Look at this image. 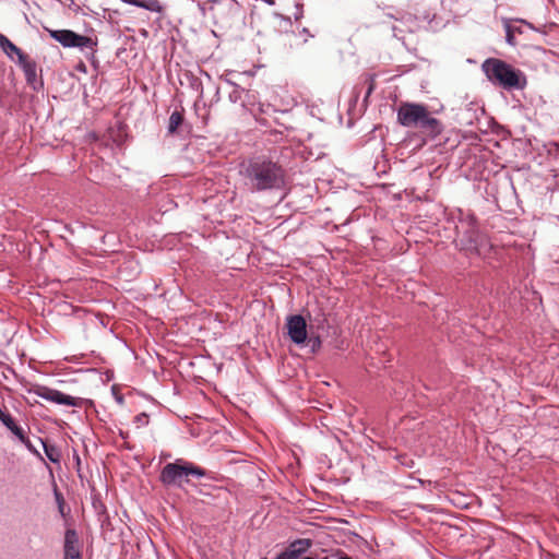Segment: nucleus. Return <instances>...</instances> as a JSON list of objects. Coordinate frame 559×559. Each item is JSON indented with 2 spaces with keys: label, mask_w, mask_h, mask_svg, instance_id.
<instances>
[{
  "label": "nucleus",
  "mask_w": 559,
  "mask_h": 559,
  "mask_svg": "<svg viewBox=\"0 0 559 559\" xmlns=\"http://www.w3.org/2000/svg\"><path fill=\"white\" fill-rule=\"evenodd\" d=\"M239 175L250 192L281 190L286 185V170L282 165L262 156L242 162Z\"/></svg>",
  "instance_id": "nucleus-1"
},
{
  "label": "nucleus",
  "mask_w": 559,
  "mask_h": 559,
  "mask_svg": "<svg viewBox=\"0 0 559 559\" xmlns=\"http://www.w3.org/2000/svg\"><path fill=\"white\" fill-rule=\"evenodd\" d=\"M0 49L12 61L17 62L25 55L15 44L5 35L0 33Z\"/></svg>",
  "instance_id": "nucleus-14"
},
{
  "label": "nucleus",
  "mask_w": 559,
  "mask_h": 559,
  "mask_svg": "<svg viewBox=\"0 0 559 559\" xmlns=\"http://www.w3.org/2000/svg\"><path fill=\"white\" fill-rule=\"evenodd\" d=\"M501 21H502V24H503V27L506 31V41L510 46H515L516 45L515 35L523 33L522 27L520 25H518L519 23L531 26L530 23H527L521 19L511 20V19L502 17Z\"/></svg>",
  "instance_id": "nucleus-12"
},
{
  "label": "nucleus",
  "mask_w": 559,
  "mask_h": 559,
  "mask_svg": "<svg viewBox=\"0 0 559 559\" xmlns=\"http://www.w3.org/2000/svg\"><path fill=\"white\" fill-rule=\"evenodd\" d=\"M55 496H56V500L59 504V510L61 513H63V498H62L61 493H59L58 491H55Z\"/></svg>",
  "instance_id": "nucleus-23"
},
{
  "label": "nucleus",
  "mask_w": 559,
  "mask_h": 559,
  "mask_svg": "<svg viewBox=\"0 0 559 559\" xmlns=\"http://www.w3.org/2000/svg\"><path fill=\"white\" fill-rule=\"evenodd\" d=\"M16 64L22 69L26 83L32 86L34 90H38L43 86V82L38 79L37 75V63L29 56L24 55L22 59H20Z\"/></svg>",
  "instance_id": "nucleus-9"
},
{
  "label": "nucleus",
  "mask_w": 559,
  "mask_h": 559,
  "mask_svg": "<svg viewBox=\"0 0 559 559\" xmlns=\"http://www.w3.org/2000/svg\"><path fill=\"white\" fill-rule=\"evenodd\" d=\"M396 119L401 126L424 130L432 138H437L443 131L442 123L432 117L423 104L402 103L397 109Z\"/></svg>",
  "instance_id": "nucleus-3"
},
{
  "label": "nucleus",
  "mask_w": 559,
  "mask_h": 559,
  "mask_svg": "<svg viewBox=\"0 0 559 559\" xmlns=\"http://www.w3.org/2000/svg\"><path fill=\"white\" fill-rule=\"evenodd\" d=\"M312 546V540L309 538H299L289 543L288 547L277 555L275 559H298L306 554Z\"/></svg>",
  "instance_id": "nucleus-11"
},
{
  "label": "nucleus",
  "mask_w": 559,
  "mask_h": 559,
  "mask_svg": "<svg viewBox=\"0 0 559 559\" xmlns=\"http://www.w3.org/2000/svg\"><path fill=\"white\" fill-rule=\"evenodd\" d=\"M456 229V245L467 255L487 258L492 249L488 237L480 233L476 218L471 213H460Z\"/></svg>",
  "instance_id": "nucleus-2"
},
{
  "label": "nucleus",
  "mask_w": 559,
  "mask_h": 559,
  "mask_svg": "<svg viewBox=\"0 0 559 559\" xmlns=\"http://www.w3.org/2000/svg\"><path fill=\"white\" fill-rule=\"evenodd\" d=\"M215 24L230 25L240 14V4L236 0H207Z\"/></svg>",
  "instance_id": "nucleus-6"
},
{
  "label": "nucleus",
  "mask_w": 559,
  "mask_h": 559,
  "mask_svg": "<svg viewBox=\"0 0 559 559\" xmlns=\"http://www.w3.org/2000/svg\"><path fill=\"white\" fill-rule=\"evenodd\" d=\"M483 69L491 82L497 83L507 90L520 87L519 74L508 63L501 60L490 59L484 62Z\"/></svg>",
  "instance_id": "nucleus-5"
},
{
  "label": "nucleus",
  "mask_w": 559,
  "mask_h": 559,
  "mask_svg": "<svg viewBox=\"0 0 559 559\" xmlns=\"http://www.w3.org/2000/svg\"><path fill=\"white\" fill-rule=\"evenodd\" d=\"M10 431H11V432H12V433H13V435H14V436H15V437L21 441V442H25V441H26V438H27V437L25 436L24 430H23L20 426H17V425L13 426V428H12V429H10Z\"/></svg>",
  "instance_id": "nucleus-19"
},
{
  "label": "nucleus",
  "mask_w": 559,
  "mask_h": 559,
  "mask_svg": "<svg viewBox=\"0 0 559 559\" xmlns=\"http://www.w3.org/2000/svg\"><path fill=\"white\" fill-rule=\"evenodd\" d=\"M0 421L10 430L15 426L12 416L0 408Z\"/></svg>",
  "instance_id": "nucleus-18"
},
{
  "label": "nucleus",
  "mask_w": 559,
  "mask_h": 559,
  "mask_svg": "<svg viewBox=\"0 0 559 559\" xmlns=\"http://www.w3.org/2000/svg\"><path fill=\"white\" fill-rule=\"evenodd\" d=\"M182 120H183V117L181 115V112L179 111H174L171 112L170 117H169V121H168V127H167V130H168V133L173 134L177 131L178 127L182 123Z\"/></svg>",
  "instance_id": "nucleus-17"
},
{
  "label": "nucleus",
  "mask_w": 559,
  "mask_h": 559,
  "mask_svg": "<svg viewBox=\"0 0 559 559\" xmlns=\"http://www.w3.org/2000/svg\"><path fill=\"white\" fill-rule=\"evenodd\" d=\"M243 92L242 88H240L237 85H234L233 92L229 94V98L233 103H237L241 98V93Z\"/></svg>",
  "instance_id": "nucleus-20"
},
{
  "label": "nucleus",
  "mask_w": 559,
  "mask_h": 559,
  "mask_svg": "<svg viewBox=\"0 0 559 559\" xmlns=\"http://www.w3.org/2000/svg\"><path fill=\"white\" fill-rule=\"evenodd\" d=\"M40 443L43 444L44 452L47 456V459L51 463H59L61 459L60 450L55 444H49L46 441H44L41 438H39Z\"/></svg>",
  "instance_id": "nucleus-16"
},
{
  "label": "nucleus",
  "mask_w": 559,
  "mask_h": 559,
  "mask_svg": "<svg viewBox=\"0 0 559 559\" xmlns=\"http://www.w3.org/2000/svg\"><path fill=\"white\" fill-rule=\"evenodd\" d=\"M74 48H78L82 53H84L88 60H93L97 51V39L79 34Z\"/></svg>",
  "instance_id": "nucleus-13"
},
{
  "label": "nucleus",
  "mask_w": 559,
  "mask_h": 559,
  "mask_svg": "<svg viewBox=\"0 0 559 559\" xmlns=\"http://www.w3.org/2000/svg\"><path fill=\"white\" fill-rule=\"evenodd\" d=\"M264 1H265L266 3H269V4H271V5L274 3V1H273V0H264Z\"/></svg>",
  "instance_id": "nucleus-28"
},
{
  "label": "nucleus",
  "mask_w": 559,
  "mask_h": 559,
  "mask_svg": "<svg viewBox=\"0 0 559 559\" xmlns=\"http://www.w3.org/2000/svg\"><path fill=\"white\" fill-rule=\"evenodd\" d=\"M304 16L302 5L296 4L295 20L298 21Z\"/></svg>",
  "instance_id": "nucleus-24"
},
{
  "label": "nucleus",
  "mask_w": 559,
  "mask_h": 559,
  "mask_svg": "<svg viewBox=\"0 0 559 559\" xmlns=\"http://www.w3.org/2000/svg\"><path fill=\"white\" fill-rule=\"evenodd\" d=\"M287 334L293 343L301 345L307 340V323L302 316H289L286 321Z\"/></svg>",
  "instance_id": "nucleus-8"
},
{
  "label": "nucleus",
  "mask_w": 559,
  "mask_h": 559,
  "mask_svg": "<svg viewBox=\"0 0 559 559\" xmlns=\"http://www.w3.org/2000/svg\"><path fill=\"white\" fill-rule=\"evenodd\" d=\"M203 478L206 471L190 462L177 460L174 463L166 464L159 475V480L167 487H182L188 477Z\"/></svg>",
  "instance_id": "nucleus-4"
},
{
  "label": "nucleus",
  "mask_w": 559,
  "mask_h": 559,
  "mask_svg": "<svg viewBox=\"0 0 559 559\" xmlns=\"http://www.w3.org/2000/svg\"><path fill=\"white\" fill-rule=\"evenodd\" d=\"M64 559H82L81 542L75 530L68 528L64 533Z\"/></svg>",
  "instance_id": "nucleus-10"
},
{
  "label": "nucleus",
  "mask_w": 559,
  "mask_h": 559,
  "mask_svg": "<svg viewBox=\"0 0 559 559\" xmlns=\"http://www.w3.org/2000/svg\"><path fill=\"white\" fill-rule=\"evenodd\" d=\"M338 559H352V558H350V557H348V556H342V557H340Z\"/></svg>",
  "instance_id": "nucleus-29"
},
{
  "label": "nucleus",
  "mask_w": 559,
  "mask_h": 559,
  "mask_svg": "<svg viewBox=\"0 0 559 559\" xmlns=\"http://www.w3.org/2000/svg\"><path fill=\"white\" fill-rule=\"evenodd\" d=\"M22 443L26 447V449H27L31 453L35 454V455H36V456H38L39 459H43V457H41V455H40V453L38 452V450H37V449L32 444V442L29 441V439H28V438H26V441H25V442H22Z\"/></svg>",
  "instance_id": "nucleus-21"
},
{
  "label": "nucleus",
  "mask_w": 559,
  "mask_h": 559,
  "mask_svg": "<svg viewBox=\"0 0 559 559\" xmlns=\"http://www.w3.org/2000/svg\"><path fill=\"white\" fill-rule=\"evenodd\" d=\"M29 394H35L38 397H41L48 402L58 404V405H67L72 407H79L82 404L81 397H74L63 392L46 386V385H36L28 390Z\"/></svg>",
  "instance_id": "nucleus-7"
},
{
  "label": "nucleus",
  "mask_w": 559,
  "mask_h": 559,
  "mask_svg": "<svg viewBox=\"0 0 559 559\" xmlns=\"http://www.w3.org/2000/svg\"><path fill=\"white\" fill-rule=\"evenodd\" d=\"M392 31H393L394 36L396 37L397 36L396 32L399 31L397 26L393 25Z\"/></svg>",
  "instance_id": "nucleus-27"
},
{
  "label": "nucleus",
  "mask_w": 559,
  "mask_h": 559,
  "mask_svg": "<svg viewBox=\"0 0 559 559\" xmlns=\"http://www.w3.org/2000/svg\"><path fill=\"white\" fill-rule=\"evenodd\" d=\"M302 559H313L312 557H304Z\"/></svg>",
  "instance_id": "nucleus-30"
},
{
  "label": "nucleus",
  "mask_w": 559,
  "mask_h": 559,
  "mask_svg": "<svg viewBox=\"0 0 559 559\" xmlns=\"http://www.w3.org/2000/svg\"><path fill=\"white\" fill-rule=\"evenodd\" d=\"M373 91V83L371 82L368 90H367V93H366V98L370 96V94L372 93Z\"/></svg>",
  "instance_id": "nucleus-26"
},
{
  "label": "nucleus",
  "mask_w": 559,
  "mask_h": 559,
  "mask_svg": "<svg viewBox=\"0 0 559 559\" xmlns=\"http://www.w3.org/2000/svg\"><path fill=\"white\" fill-rule=\"evenodd\" d=\"M49 35L64 48H74L79 34L70 29H53Z\"/></svg>",
  "instance_id": "nucleus-15"
},
{
  "label": "nucleus",
  "mask_w": 559,
  "mask_h": 559,
  "mask_svg": "<svg viewBox=\"0 0 559 559\" xmlns=\"http://www.w3.org/2000/svg\"><path fill=\"white\" fill-rule=\"evenodd\" d=\"M300 34H304L306 35L304 41L306 43L308 40L309 37H313L312 34H310L309 29L307 27H304L301 31H300Z\"/></svg>",
  "instance_id": "nucleus-25"
},
{
  "label": "nucleus",
  "mask_w": 559,
  "mask_h": 559,
  "mask_svg": "<svg viewBox=\"0 0 559 559\" xmlns=\"http://www.w3.org/2000/svg\"><path fill=\"white\" fill-rule=\"evenodd\" d=\"M135 421L141 425H145L148 423V416L145 413H142V414L135 416Z\"/></svg>",
  "instance_id": "nucleus-22"
}]
</instances>
